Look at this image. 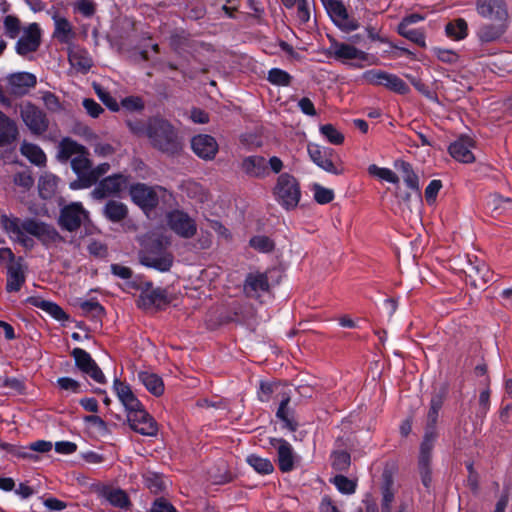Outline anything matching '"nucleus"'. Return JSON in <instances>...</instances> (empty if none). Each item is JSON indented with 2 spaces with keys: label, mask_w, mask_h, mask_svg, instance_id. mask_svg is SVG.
<instances>
[{
  "label": "nucleus",
  "mask_w": 512,
  "mask_h": 512,
  "mask_svg": "<svg viewBox=\"0 0 512 512\" xmlns=\"http://www.w3.org/2000/svg\"><path fill=\"white\" fill-rule=\"evenodd\" d=\"M0 227L13 242L28 249L34 246V237L43 243L55 242L59 238L58 232L53 227L31 218L21 219L2 214Z\"/></svg>",
  "instance_id": "f257e3e1"
},
{
  "label": "nucleus",
  "mask_w": 512,
  "mask_h": 512,
  "mask_svg": "<svg viewBox=\"0 0 512 512\" xmlns=\"http://www.w3.org/2000/svg\"><path fill=\"white\" fill-rule=\"evenodd\" d=\"M57 158L60 161L71 159V168L78 179L70 183L73 190L88 188L95 183V178L90 177L92 168L88 150L71 138H64L58 145Z\"/></svg>",
  "instance_id": "f03ea898"
},
{
  "label": "nucleus",
  "mask_w": 512,
  "mask_h": 512,
  "mask_svg": "<svg viewBox=\"0 0 512 512\" xmlns=\"http://www.w3.org/2000/svg\"><path fill=\"white\" fill-rule=\"evenodd\" d=\"M148 138L153 147L168 155H175L182 149V142L173 126L162 119L149 120Z\"/></svg>",
  "instance_id": "7ed1b4c3"
},
{
  "label": "nucleus",
  "mask_w": 512,
  "mask_h": 512,
  "mask_svg": "<svg viewBox=\"0 0 512 512\" xmlns=\"http://www.w3.org/2000/svg\"><path fill=\"white\" fill-rule=\"evenodd\" d=\"M273 194L282 207L293 209L298 205L301 197L299 183L294 176L283 173L277 178Z\"/></svg>",
  "instance_id": "20e7f679"
},
{
  "label": "nucleus",
  "mask_w": 512,
  "mask_h": 512,
  "mask_svg": "<svg viewBox=\"0 0 512 512\" xmlns=\"http://www.w3.org/2000/svg\"><path fill=\"white\" fill-rule=\"evenodd\" d=\"M167 245L169 240L165 239L164 243L160 241L145 248L140 254L141 264L160 272L168 271L173 264V255L164 248Z\"/></svg>",
  "instance_id": "39448f33"
},
{
  "label": "nucleus",
  "mask_w": 512,
  "mask_h": 512,
  "mask_svg": "<svg viewBox=\"0 0 512 512\" xmlns=\"http://www.w3.org/2000/svg\"><path fill=\"white\" fill-rule=\"evenodd\" d=\"M323 4L333 23L342 31L351 32L360 27L359 22L349 16L342 2L338 0H323Z\"/></svg>",
  "instance_id": "423d86ee"
},
{
  "label": "nucleus",
  "mask_w": 512,
  "mask_h": 512,
  "mask_svg": "<svg viewBox=\"0 0 512 512\" xmlns=\"http://www.w3.org/2000/svg\"><path fill=\"white\" fill-rule=\"evenodd\" d=\"M307 151L311 161L319 168L335 175L342 173V170L334 163L335 153L333 149L319 144L309 143L307 145Z\"/></svg>",
  "instance_id": "0eeeda50"
},
{
  "label": "nucleus",
  "mask_w": 512,
  "mask_h": 512,
  "mask_svg": "<svg viewBox=\"0 0 512 512\" xmlns=\"http://www.w3.org/2000/svg\"><path fill=\"white\" fill-rule=\"evenodd\" d=\"M463 271L471 286L482 288L492 279V274L488 266L477 257H466V264Z\"/></svg>",
  "instance_id": "6e6552de"
},
{
  "label": "nucleus",
  "mask_w": 512,
  "mask_h": 512,
  "mask_svg": "<svg viewBox=\"0 0 512 512\" xmlns=\"http://www.w3.org/2000/svg\"><path fill=\"white\" fill-rule=\"evenodd\" d=\"M89 213L80 202H73L62 208L59 224L68 231L77 230L83 223L88 221Z\"/></svg>",
  "instance_id": "1a4fd4ad"
},
{
  "label": "nucleus",
  "mask_w": 512,
  "mask_h": 512,
  "mask_svg": "<svg viewBox=\"0 0 512 512\" xmlns=\"http://www.w3.org/2000/svg\"><path fill=\"white\" fill-rule=\"evenodd\" d=\"M475 9L479 16L491 22L507 23L508 11L504 0H476Z\"/></svg>",
  "instance_id": "9d476101"
},
{
  "label": "nucleus",
  "mask_w": 512,
  "mask_h": 512,
  "mask_svg": "<svg viewBox=\"0 0 512 512\" xmlns=\"http://www.w3.org/2000/svg\"><path fill=\"white\" fill-rule=\"evenodd\" d=\"M169 228L182 238H192L197 232V225L187 213L175 210L167 215Z\"/></svg>",
  "instance_id": "9b49d317"
},
{
  "label": "nucleus",
  "mask_w": 512,
  "mask_h": 512,
  "mask_svg": "<svg viewBox=\"0 0 512 512\" xmlns=\"http://www.w3.org/2000/svg\"><path fill=\"white\" fill-rule=\"evenodd\" d=\"M72 356L75 360V365L82 373L90 376L97 383H105L106 379L102 370L88 352L82 348H74L72 350Z\"/></svg>",
  "instance_id": "f8f14e48"
},
{
  "label": "nucleus",
  "mask_w": 512,
  "mask_h": 512,
  "mask_svg": "<svg viewBox=\"0 0 512 512\" xmlns=\"http://www.w3.org/2000/svg\"><path fill=\"white\" fill-rule=\"evenodd\" d=\"M40 41L41 30L37 23H31L24 28L22 36L15 45V50L20 56H27L38 49Z\"/></svg>",
  "instance_id": "ddd939ff"
},
{
  "label": "nucleus",
  "mask_w": 512,
  "mask_h": 512,
  "mask_svg": "<svg viewBox=\"0 0 512 512\" xmlns=\"http://www.w3.org/2000/svg\"><path fill=\"white\" fill-rule=\"evenodd\" d=\"M130 427L145 436L156 435L158 428L155 420L147 413L143 405L127 415Z\"/></svg>",
  "instance_id": "4468645a"
},
{
  "label": "nucleus",
  "mask_w": 512,
  "mask_h": 512,
  "mask_svg": "<svg viewBox=\"0 0 512 512\" xmlns=\"http://www.w3.org/2000/svg\"><path fill=\"white\" fill-rule=\"evenodd\" d=\"M271 445L277 452L278 467L282 472H290L297 462V455L292 445L284 439H271Z\"/></svg>",
  "instance_id": "2eb2a0df"
},
{
  "label": "nucleus",
  "mask_w": 512,
  "mask_h": 512,
  "mask_svg": "<svg viewBox=\"0 0 512 512\" xmlns=\"http://www.w3.org/2000/svg\"><path fill=\"white\" fill-rule=\"evenodd\" d=\"M128 185L127 178L121 174L103 179L92 191V197L103 199L120 193Z\"/></svg>",
  "instance_id": "dca6fc26"
},
{
  "label": "nucleus",
  "mask_w": 512,
  "mask_h": 512,
  "mask_svg": "<svg viewBox=\"0 0 512 512\" xmlns=\"http://www.w3.org/2000/svg\"><path fill=\"white\" fill-rule=\"evenodd\" d=\"M21 117L26 126L35 134L45 132L48 127L45 115L30 103L21 107Z\"/></svg>",
  "instance_id": "f3484780"
},
{
  "label": "nucleus",
  "mask_w": 512,
  "mask_h": 512,
  "mask_svg": "<svg viewBox=\"0 0 512 512\" xmlns=\"http://www.w3.org/2000/svg\"><path fill=\"white\" fill-rule=\"evenodd\" d=\"M158 191H161V189H154L145 184H136L131 187L130 195L135 204L143 210H147L157 205Z\"/></svg>",
  "instance_id": "a211bd4d"
},
{
  "label": "nucleus",
  "mask_w": 512,
  "mask_h": 512,
  "mask_svg": "<svg viewBox=\"0 0 512 512\" xmlns=\"http://www.w3.org/2000/svg\"><path fill=\"white\" fill-rule=\"evenodd\" d=\"M191 147L193 152L204 160L213 159L218 152V143L214 137L206 134H199L192 138Z\"/></svg>",
  "instance_id": "6ab92c4d"
},
{
  "label": "nucleus",
  "mask_w": 512,
  "mask_h": 512,
  "mask_svg": "<svg viewBox=\"0 0 512 512\" xmlns=\"http://www.w3.org/2000/svg\"><path fill=\"white\" fill-rule=\"evenodd\" d=\"M113 391L116 394L118 400L123 405L127 415L136 411L142 406V403L136 397L131 390L130 386L119 379H115L113 382Z\"/></svg>",
  "instance_id": "aec40b11"
},
{
  "label": "nucleus",
  "mask_w": 512,
  "mask_h": 512,
  "mask_svg": "<svg viewBox=\"0 0 512 512\" xmlns=\"http://www.w3.org/2000/svg\"><path fill=\"white\" fill-rule=\"evenodd\" d=\"M474 141L469 136H461L449 146L450 155L462 163H471L475 160L472 149Z\"/></svg>",
  "instance_id": "412c9836"
},
{
  "label": "nucleus",
  "mask_w": 512,
  "mask_h": 512,
  "mask_svg": "<svg viewBox=\"0 0 512 512\" xmlns=\"http://www.w3.org/2000/svg\"><path fill=\"white\" fill-rule=\"evenodd\" d=\"M36 76L28 72H17L7 77L8 89L12 94L23 95L36 85Z\"/></svg>",
  "instance_id": "4be33fe9"
},
{
  "label": "nucleus",
  "mask_w": 512,
  "mask_h": 512,
  "mask_svg": "<svg viewBox=\"0 0 512 512\" xmlns=\"http://www.w3.org/2000/svg\"><path fill=\"white\" fill-rule=\"evenodd\" d=\"M54 21V32L53 37L60 43L68 44L71 46L73 40L76 37V31L73 25L65 17L59 16L58 14L53 15Z\"/></svg>",
  "instance_id": "5701e85b"
},
{
  "label": "nucleus",
  "mask_w": 512,
  "mask_h": 512,
  "mask_svg": "<svg viewBox=\"0 0 512 512\" xmlns=\"http://www.w3.org/2000/svg\"><path fill=\"white\" fill-rule=\"evenodd\" d=\"M68 60L70 65L77 72L81 73H87L93 65V61L89 53L77 45L69 46Z\"/></svg>",
  "instance_id": "b1692460"
},
{
  "label": "nucleus",
  "mask_w": 512,
  "mask_h": 512,
  "mask_svg": "<svg viewBox=\"0 0 512 512\" xmlns=\"http://www.w3.org/2000/svg\"><path fill=\"white\" fill-rule=\"evenodd\" d=\"M268 289L269 283L265 274L256 272L247 276L244 284V291L247 296L256 298Z\"/></svg>",
  "instance_id": "393cba45"
},
{
  "label": "nucleus",
  "mask_w": 512,
  "mask_h": 512,
  "mask_svg": "<svg viewBox=\"0 0 512 512\" xmlns=\"http://www.w3.org/2000/svg\"><path fill=\"white\" fill-rule=\"evenodd\" d=\"M241 167L247 175L252 177H264L267 175V161L262 156L254 155L245 157Z\"/></svg>",
  "instance_id": "a878e982"
},
{
  "label": "nucleus",
  "mask_w": 512,
  "mask_h": 512,
  "mask_svg": "<svg viewBox=\"0 0 512 512\" xmlns=\"http://www.w3.org/2000/svg\"><path fill=\"white\" fill-rule=\"evenodd\" d=\"M507 23L491 22L483 24L477 31V37L482 43L494 42L506 31Z\"/></svg>",
  "instance_id": "bb28decb"
},
{
  "label": "nucleus",
  "mask_w": 512,
  "mask_h": 512,
  "mask_svg": "<svg viewBox=\"0 0 512 512\" xmlns=\"http://www.w3.org/2000/svg\"><path fill=\"white\" fill-rule=\"evenodd\" d=\"M138 379L153 395L160 396L163 394L164 383L157 374L148 371H141L138 373Z\"/></svg>",
  "instance_id": "cd10ccee"
},
{
  "label": "nucleus",
  "mask_w": 512,
  "mask_h": 512,
  "mask_svg": "<svg viewBox=\"0 0 512 512\" xmlns=\"http://www.w3.org/2000/svg\"><path fill=\"white\" fill-rule=\"evenodd\" d=\"M138 306L143 309L160 307L165 303V297L159 289H147L143 291L138 299Z\"/></svg>",
  "instance_id": "c85d7f7f"
},
{
  "label": "nucleus",
  "mask_w": 512,
  "mask_h": 512,
  "mask_svg": "<svg viewBox=\"0 0 512 512\" xmlns=\"http://www.w3.org/2000/svg\"><path fill=\"white\" fill-rule=\"evenodd\" d=\"M24 282L25 276L21 264L11 263L7 273V290L10 292L19 291Z\"/></svg>",
  "instance_id": "c756f323"
},
{
  "label": "nucleus",
  "mask_w": 512,
  "mask_h": 512,
  "mask_svg": "<svg viewBox=\"0 0 512 512\" xmlns=\"http://www.w3.org/2000/svg\"><path fill=\"white\" fill-rule=\"evenodd\" d=\"M17 133L18 131L15 123L0 111V146L14 141Z\"/></svg>",
  "instance_id": "7c9ffc66"
},
{
  "label": "nucleus",
  "mask_w": 512,
  "mask_h": 512,
  "mask_svg": "<svg viewBox=\"0 0 512 512\" xmlns=\"http://www.w3.org/2000/svg\"><path fill=\"white\" fill-rule=\"evenodd\" d=\"M333 53L336 58L343 60H353V59H364L365 53L356 47L345 44V43H335L333 45Z\"/></svg>",
  "instance_id": "2f4dec72"
},
{
  "label": "nucleus",
  "mask_w": 512,
  "mask_h": 512,
  "mask_svg": "<svg viewBox=\"0 0 512 512\" xmlns=\"http://www.w3.org/2000/svg\"><path fill=\"white\" fill-rule=\"evenodd\" d=\"M21 154L25 156L31 163L41 166L46 162V155L43 150L32 143L23 142L20 147Z\"/></svg>",
  "instance_id": "473e14b6"
},
{
  "label": "nucleus",
  "mask_w": 512,
  "mask_h": 512,
  "mask_svg": "<svg viewBox=\"0 0 512 512\" xmlns=\"http://www.w3.org/2000/svg\"><path fill=\"white\" fill-rule=\"evenodd\" d=\"M30 302L34 306L42 309L43 311H45L46 313L51 315L56 320H65V319H67V315L63 311V309L60 306H58L57 304H55V303H53L51 301H47V300H43L41 298L33 297V298L30 299Z\"/></svg>",
  "instance_id": "72a5a7b5"
},
{
  "label": "nucleus",
  "mask_w": 512,
  "mask_h": 512,
  "mask_svg": "<svg viewBox=\"0 0 512 512\" xmlns=\"http://www.w3.org/2000/svg\"><path fill=\"white\" fill-rule=\"evenodd\" d=\"M102 495L111 505L118 508H127L130 504L127 494L121 489L106 488Z\"/></svg>",
  "instance_id": "f704fd0d"
},
{
  "label": "nucleus",
  "mask_w": 512,
  "mask_h": 512,
  "mask_svg": "<svg viewBox=\"0 0 512 512\" xmlns=\"http://www.w3.org/2000/svg\"><path fill=\"white\" fill-rule=\"evenodd\" d=\"M128 210L125 204L111 200L104 207L105 216L113 221L119 222L127 216Z\"/></svg>",
  "instance_id": "c9c22d12"
},
{
  "label": "nucleus",
  "mask_w": 512,
  "mask_h": 512,
  "mask_svg": "<svg viewBox=\"0 0 512 512\" xmlns=\"http://www.w3.org/2000/svg\"><path fill=\"white\" fill-rule=\"evenodd\" d=\"M445 32L448 37L454 40H462L468 35L467 22L462 18L451 21L446 25Z\"/></svg>",
  "instance_id": "e433bc0d"
},
{
  "label": "nucleus",
  "mask_w": 512,
  "mask_h": 512,
  "mask_svg": "<svg viewBox=\"0 0 512 512\" xmlns=\"http://www.w3.org/2000/svg\"><path fill=\"white\" fill-rule=\"evenodd\" d=\"M437 434L435 429H426L423 441L420 446L419 460L431 462V452L434 447Z\"/></svg>",
  "instance_id": "4c0bfd02"
},
{
  "label": "nucleus",
  "mask_w": 512,
  "mask_h": 512,
  "mask_svg": "<svg viewBox=\"0 0 512 512\" xmlns=\"http://www.w3.org/2000/svg\"><path fill=\"white\" fill-rule=\"evenodd\" d=\"M397 32L418 46L422 48L426 47V36L423 30L411 29L410 27H406L404 25H398Z\"/></svg>",
  "instance_id": "58836bf2"
},
{
  "label": "nucleus",
  "mask_w": 512,
  "mask_h": 512,
  "mask_svg": "<svg viewBox=\"0 0 512 512\" xmlns=\"http://www.w3.org/2000/svg\"><path fill=\"white\" fill-rule=\"evenodd\" d=\"M58 186V178L52 174H45L39 180V192L43 198L52 197Z\"/></svg>",
  "instance_id": "ea45409f"
},
{
  "label": "nucleus",
  "mask_w": 512,
  "mask_h": 512,
  "mask_svg": "<svg viewBox=\"0 0 512 512\" xmlns=\"http://www.w3.org/2000/svg\"><path fill=\"white\" fill-rule=\"evenodd\" d=\"M247 463L259 474H270L274 471L272 462L267 458L251 454L246 458Z\"/></svg>",
  "instance_id": "a19ab883"
},
{
  "label": "nucleus",
  "mask_w": 512,
  "mask_h": 512,
  "mask_svg": "<svg viewBox=\"0 0 512 512\" xmlns=\"http://www.w3.org/2000/svg\"><path fill=\"white\" fill-rule=\"evenodd\" d=\"M56 384L58 388L66 395L80 394L84 392L83 385L71 378V377H60L57 379Z\"/></svg>",
  "instance_id": "79ce46f5"
},
{
  "label": "nucleus",
  "mask_w": 512,
  "mask_h": 512,
  "mask_svg": "<svg viewBox=\"0 0 512 512\" xmlns=\"http://www.w3.org/2000/svg\"><path fill=\"white\" fill-rule=\"evenodd\" d=\"M443 405V396L440 394L434 395L430 402L429 411L427 414V429H435V424L438 420L439 411Z\"/></svg>",
  "instance_id": "37998d69"
},
{
  "label": "nucleus",
  "mask_w": 512,
  "mask_h": 512,
  "mask_svg": "<svg viewBox=\"0 0 512 512\" xmlns=\"http://www.w3.org/2000/svg\"><path fill=\"white\" fill-rule=\"evenodd\" d=\"M382 86L399 94H406L409 91L408 85L402 79L394 74L387 72L385 74Z\"/></svg>",
  "instance_id": "c03bdc74"
},
{
  "label": "nucleus",
  "mask_w": 512,
  "mask_h": 512,
  "mask_svg": "<svg viewBox=\"0 0 512 512\" xmlns=\"http://www.w3.org/2000/svg\"><path fill=\"white\" fill-rule=\"evenodd\" d=\"M290 401L289 397H284L281 400L280 406L277 410V417L284 422L285 427H287L291 431H295L297 428L296 422L293 420V418L290 415L289 409H288V403Z\"/></svg>",
  "instance_id": "a18cd8bd"
},
{
  "label": "nucleus",
  "mask_w": 512,
  "mask_h": 512,
  "mask_svg": "<svg viewBox=\"0 0 512 512\" xmlns=\"http://www.w3.org/2000/svg\"><path fill=\"white\" fill-rule=\"evenodd\" d=\"M368 172L370 175L389 183L396 184L399 181L398 176L389 168L378 167L377 165L372 164L368 167Z\"/></svg>",
  "instance_id": "49530a36"
},
{
  "label": "nucleus",
  "mask_w": 512,
  "mask_h": 512,
  "mask_svg": "<svg viewBox=\"0 0 512 512\" xmlns=\"http://www.w3.org/2000/svg\"><path fill=\"white\" fill-rule=\"evenodd\" d=\"M52 449V443L49 441L39 440L32 443L28 448H25L19 455L23 458L34 459L33 452L45 453Z\"/></svg>",
  "instance_id": "de8ad7c7"
},
{
  "label": "nucleus",
  "mask_w": 512,
  "mask_h": 512,
  "mask_svg": "<svg viewBox=\"0 0 512 512\" xmlns=\"http://www.w3.org/2000/svg\"><path fill=\"white\" fill-rule=\"evenodd\" d=\"M320 133L333 145H340L344 141L343 134L338 131L332 124L320 126Z\"/></svg>",
  "instance_id": "09e8293b"
},
{
  "label": "nucleus",
  "mask_w": 512,
  "mask_h": 512,
  "mask_svg": "<svg viewBox=\"0 0 512 512\" xmlns=\"http://www.w3.org/2000/svg\"><path fill=\"white\" fill-rule=\"evenodd\" d=\"M144 481L145 485L154 493H157L166 487L165 479L157 473L148 472L144 475Z\"/></svg>",
  "instance_id": "8fccbe9b"
},
{
  "label": "nucleus",
  "mask_w": 512,
  "mask_h": 512,
  "mask_svg": "<svg viewBox=\"0 0 512 512\" xmlns=\"http://www.w3.org/2000/svg\"><path fill=\"white\" fill-rule=\"evenodd\" d=\"M385 74V71L379 69H370L363 72L360 78L363 83L382 86Z\"/></svg>",
  "instance_id": "3c124183"
},
{
  "label": "nucleus",
  "mask_w": 512,
  "mask_h": 512,
  "mask_svg": "<svg viewBox=\"0 0 512 512\" xmlns=\"http://www.w3.org/2000/svg\"><path fill=\"white\" fill-rule=\"evenodd\" d=\"M402 171H403V179L406 185L419 193L420 191V185H419V179L418 176L414 173L411 166L407 163L402 164Z\"/></svg>",
  "instance_id": "603ef678"
},
{
  "label": "nucleus",
  "mask_w": 512,
  "mask_h": 512,
  "mask_svg": "<svg viewBox=\"0 0 512 512\" xmlns=\"http://www.w3.org/2000/svg\"><path fill=\"white\" fill-rule=\"evenodd\" d=\"M3 24H4L5 34L9 38L15 39L19 35L20 20L17 17H15L13 15H7L4 18Z\"/></svg>",
  "instance_id": "864d4df0"
},
{
  "label": "nucleus",
  "mask_w": 512,
  "mask_h": 512,
  "mask_svg": "<svg viewBox=\"0 0 512 512\" xmlns=\"http://www.w3.org/2000/svg\"><path fill=\"white\" fill-rule=\"evenodd\" d=\"M510 203V199H504L498 194H490L486 198V208L491 212L500 213L506 204Z\"/></svg>",
  "instance_id": "5fc2aeb1"
},
{
  "label": "nucleus",
  "mask_w": 512,
  "mask_h": 512,
  "mask_svg": "<svg viewBox=\"0 0 512 512\" xmlns=\"http://www.w3.org/2000/svg\"><path fill=\"white\" fill-rule=\"evenodd\" d=\"M268 80L274 85L287 86L291 76L284 70L273 68L268 72Z\"/></svg>",
  "instance_id": "6e6d98bb"
},
{
  "label": "nucleus",
  "mask_w": 512,
  "mask_h": 512,
  "mask_svg": "<svg viewBox=\"0 0 512 512\" xmlns=\"http://www.w3.org/2000/svg\"><path fill=\"white\" fill-rule=\"evenodd\" d=\"M314 199L319 204H327L334 199V192L319 184L313 185Z\"/></svg>",
  "instance_id": "4d7b16f0"
},
{
  "label": "nucleus",
  "mask_w": 512,
  "mask_h": 512,
  "mask_svg": "<svg viewBox=\"0 0 512 512\" xmlns=\"http://www.w3.org/2000/svg\"><path fill=\"white\" fill-rule=\"evenodd\" d=\"M313 0H298L295 6L297 7V18L300 22L306 23L310 19L311 6Z\"/></svg>",
  "instance_id": "13d9d810"
},
{
  "label": "nucleus",
  "mask_w": 512,
  "mask_h": 512,
  "mask_svg": "<svg viewBox=\"0 0 512 512\" xmlns=\"http://www.w3.org/2000/svg\"><path fill=\"white\" fill-rule=\"evenodd\" d=\"M333 483L341 493L352 494L355 492V483L343 475L334 477Z\"/></svg>",
  "instance_id": "bf43d9fd"
},
{
  "label": "nucleus",
  "mask_w": 512,
  "mask_h": 512,
  "mask_svg": "<svg viewBox=\"0 0 512 512\" xmlns=\"http://www.w3.org/2000/svg\"><path fill=\"white\" fill-rule=\"evenodd\" d=\"M250 245L260 252H269L273 249V242L266 236H255L250 240Z\"/></svg>",
  "instance_id": "052dcab7"
},
{
  "label": "nucleus",
  "mask_w": 512,
  "mask_h": 512,
  "mask_svg": "<svg viewBox=\"0 0 512 512\" xmlns=\"http://www.w3.org/2000/svg\"><path fill=\"white\" fill-rule=\"evenodd\" d=\"M433 52L436 55V57L444 63H455L459 59L458 54L453 50L434 48Z\"/></svg>",
  "instance_id": "680f3d73"
},
{
  "label": "nucleus",
  "mask_w": 512,
  "mask_h": 512,
  "mask_svg": "<svg viewBox=\"0 0 512 512\" xmlns=\"http://www.w3.org/2000/svg\"><path fill=\"white\" fill-rule=\"evenodd\" d=\"M418 468L423 485L429 488L432 481L430 461L418 460Z\"/></svg>",
  "instance_id": "e2e57ef3"
},
{
  "label": "nucleus",
  "mask_w": 512,
  "mask_h": 512,
  "mask_svg": "<svg viewBox=\"0 0 512 512\" xmlns=\"http://www.w3.org/2000/svg\"><path fill=\"white\" fill-rule=\"evenodd\" d=\"M74 8L85 17H91L95 13V4L92 0H78Z\"/></svg>",
  "instance_id": "0e129e2a"
},
{
  "label": "nucleus",
  "mask_w": 512,
  "mask_h": 512,
  "mask_svg": "<svg viewBox=\"0 0 512 512\" xmlns=\"http://www.w3.org/2000/svg\"><path fill=\"white\" fill-rule=\"evenodd\" d=\"M442 188V183L440 180H432L429 185L425 189V198L429 204L435 202L436 197Z\"/></svg>",
  "instance_id": "69168bd1"
},
{
  "label": "nucleus",
  "mask_w": 512,
  "mask_h": 512,
  "mask_svg": "<svg viewBox=\"0 0 512 512\" xmlns=\"http://www.w3.org/2000/svg\"><path fill=\"white\" fill-rule=\"evenodd\" d=\"M279 385L276 383H261L258 391L259 400L262 402H268L271 398L272 393L277 391Z\"/></svg>",
  "instance_id": "338daca9"
},
{
  "label": "nucleus",
  "mask_w": 512,
  "mask_h": 512,
  "mask_svg": "<svg viewBox=\"0 0 512 512\" xmlns=\"http://www.w3.org/2000/svg\"><path fill=\"white\" fill-rule=\"evenodd\" d=\"M150 512H177L174 506L163 498L154 501Z\"/></svg>",
  "instance_id": "774afa93"
}]
</instances>
